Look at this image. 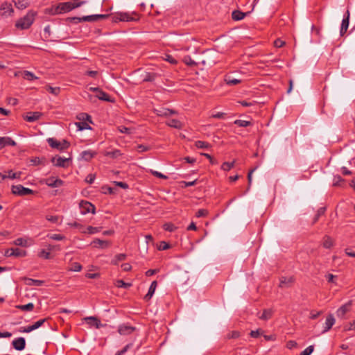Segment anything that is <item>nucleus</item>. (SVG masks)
I'll return each mask as SVG.
<instances>
[{
    "label": "nucleus",
    "instance_id": "nucleus-1",
    "mask_svg": "<svg viewBox=\"0 0 355 355\" xmlns=\"http://www.w3.org/2000/svg\"><path fill=\"white\" fill-rule=\"evenodd\" d=\"M139 20V15L137 12H116L112 16V21L118 23L119 21L130 22Z\"/></svg>",
    "mask_w": 355,
    "mask_h": 355
},
{
    "label": "nucleus",
    "instance_id": "nucleus-2",
    "mask_svg": "<svg viewBox=\"0 0 355 355\" xmlns=\"http://www.w3.org/2000/svg\"><path fill=\"white\" fill-rule=\"evenodd\" d=\"M85 3V1H80L78 2L66 1L60 3L56 6L55 11L58 14L68 12L75 8L82 6Z\"/></svg>",
    "mask_w": 355,
    "mask_h": 355
},
{
    "label": "nucleus",
    "instance_id": "nucleus-3",
    "mask_svg": "<svg viewBox=\"0 0 355 355\" xmlns=\"http://www.w3.org/2000/svg\"><path fill=\"white\" fill-rule=\"evenodd\" d=\"M34 21V13L29 11L24 17L19 19L15 26L21 30L28 28Z\"/></svg>",
    "mask_w": 355,
    "mask_h": 355
},
{
    "label": "nucleus",
    "instance_id": "nucleus-4",
    "mask_svg": "<svg viewBox=\"0 0 355 355\" xmlns=\"http://www.w3.org/2000/svg\"><path fill=\"white\" fill-rule=\"evenodd\" d=\"M12 4L8 1L2 2L0 4V16L3 18L12 17L14 15Z\"/></svg>",
    "mask_w": 355,
    "mask_h": 355
},
{
    "label": "nucleus",
    "instance_id": "nucleus-5",
    "mask_svg": "<svg viewBox=\"0 0 355 355\" xmlns=\"http://www.w3.org/2000/svg\"><path fill=\"white\" fill-rule=\"evenodd\" d=\"M46 141L51 148L60 150L67 149L70 146V143L65 139L62 140V141H59L54 138H48Z\"/></svg>",
    "mask_w": 355,
    "mask_h": 355
},
{
    "label": "nucleus",
    "instance_id": "nucleus-6",
    "mask_svg": "<svg viewBox=\"0 0 355 355\" xmlns=\"http://www.w3.org/2000/svg\"><path fill=\"white\" fill-rule=\"evenodd\" d=\"M35 191H34L33 190L29 188H26L21 184L13 185L12 187V193L15 195L19 196L31 195L35 193Z\"/></svg>",
    "mask_w": 355,
    "mask_h": 355
},
{
    "label": "nucleus",
    "instance_id": "nucleus-7",
    "mask_svg": "<svg viewBox=\"0 0 355 355\" xmlns=\"http://www.w3.org/2000/svg\"><path fill=\"white\" fill-rule=\"evenodd\" d=\"M80 213L83 215L88 213L95 214V206L91 202L86 200H81L79 204Z\"/></svg>",
    "mask_w": 355,
    "mask_h": 355
},
{
    "label": "nucleus",
    "instance_id": "nucleus-8",
    "mask_svg": "<svg viewBox=\"0 0 355 355\" xmlns=\"http://www.w3.org/2000/svg\"><path fill=\"white\" fill-rule=\"evenodd\" d=\"M153 112L158 116L164 117H168L178 113L175 110L166 107L154 108Z\"/></svg>",
    "mask_w": 355,
    "mask_h": 355
},
{
    "label": "nucleus",
    "instance_id": "nucleus-9",
    "mask_svg": "<svg viewBox=\"0 0 355 355\" xmlns=\"http://www.w3.org/2000/svg\"><path fill=\"white\" fill-rule=\"evenodd\" d=\"M26 251L24 250H21L19 248H9L6 250L5 256L6 257H24L26 256Z\"/></svg>",
    "mask_w": 355,
    "mask_h": 355
},
{
    "label": "nucleus",
    "instance_id": "nucleus-10",
    "mask_svg": "<svg viewBox=\"0 0 355 355\" xmlns=\"http://www.w3.org/2000/svg\"><path fill=\"white\" fill-rule=\"evenodd\" d=\"M42 182L51 188L59 187L64 184V182L61 179L56 178L55 177H49L44 179Z\"/></svg>",
    "mask_w": 355,
    "mask_h": 355
},
{
    "label": "nucleus",
    "instance_id": "nucleus-11",
    "mask_svg": "<svg viewBox=\"0 0 355 355\" xmlns=\"http://www.w3.org/2000/svg\"><path fill=\"white\" fill-rule=\"evenodd\" d=\"M136 330L135 327L128 325V324H122L118 327V332L121 335H130Z\"/></svg>",
    "mask_w": 355,
    "mask_h": 355
},
{
    "label": "nucleus",
    "instance_id": "nucleus-12",
    "mask_svg": "<svg viewBox=\"0 0 355 355\" xmlns=\"http://www.w3.org/2000/svg\"><path fill=\"white\" fill-rule=\"evenodd\" d=\"M12 347L17 351H21L25 349L26 340L23 337H19L14 339L12 342Z\"/></svg>",
    "mask_w": 355,
    "mask_h": 355
},
{
    "label": "nucleus",
    "instance_id": "nucleus-13",
    "mask_svg": "<svg viewBox=\"0 0 355 355\" xmlns=\"http://www.w3.org/2000/svg\"><path fill=\"white\" fill-rule=\"evenodd\" d=\"M349 12L347 10L346 12V15L344 16V18L341 23V27L340 31V34L341 36L344 35L347 32V30L349 27Z\"/></svg>",
    "mask_w": 355,
    "mask_h": 355
},
{
    "label": "nucleus",
    "instance_id": "nucleus-14",
    "mask_svg": "<svg viewBox=\"0 0 355 355\" xmlns=\"http://www.w3.org/2000/svg\"><path fill=\"white\" fill-rule=\"evenodd\" d=\"M42 116V113L40 112H28L24 119L28 122H34L37 121Z\"/></svg>",
    "mask_w": 355,
    "mask_h": 355
},
{
    "label": "nucleus",
    "instance_id": "nucleus-15",
    "mask_svg": "<svg viewBox=\"0 0 355 355\" xmlns=\"http://www.w3.org/2000/svg\"><path fill=\"white\" fill-rule=\"evenodd\" d=\"M110 243L107 241L95 239L91 243L94 248H107L110 245Z\"/></svg>",
    "mask_w": 355,
    "mask_h": 355
},
{
    "label": "nucleus",
    "instance_id": "nucleus-16",
    "mask_svg": "<svg viewBox=\"0 0 355 355\" xmlns=\"http://www.w3.org/2000/svg\"><path fill=\"white\" fill-rule=\"evenodd\" d=\"M295 281L293 277H282L279 279V287H288L290 286Z\"/></svg>",
    "mask_w": 355,
    "mask_h": 355
},
{
    "label": "nucleus",
    "instance_id": "nucleus-17",
    "mask_svg": "<svg viewBox=\"0 0 355 355\" xmlns=\"http://www.w3.org/2000/svg\"><path fill=\"white\" fill-rule=\"evenodd\" d=\"M157 286V281H153L151 283V284L148 288V291L147 294L144 296V300L146 301H148L152 298V297L154 295L155 291L156 290Z\"/></svg>",
    "mask_w": 355,
    "mask_h": 355
},
{
    "label": "nucleus",
    "instance_id": "nucleus-18",
    "mask_svg": "<svg viewBox=\"0 0 355 355\" xmlns=\"http://www.w3.org/2000/svg\"><path fill=\"white\" fill-rule=\"evenodd\" d=\"M0 146L1 148L6 146H16V142L8 137H0Z\"/></svg>",
    "mask_w": 355,
    "mask_h": 355
},
{
    "label": "nucleus",
    "instance_id": "nucleus-19",
    "mask_svg": "<svg viewBox=\"0 0 355 355\" xmlns=\"http://www.w3.org/2000/svg\"><path fill=\"white\" fill-rule=\"evenodd\" d=\"M96 155V153L92 150H84L81 153L80 157L81 159H84L85 161H90L95 155Z\"/></svg>",
    "mask_w": 355,
    "mask_h": 355
},
{
    "label": "nucleus",
    "instance_id": "nucleus-20",
    "mask_svg": "<svg viewBox=\"0 0 355 355\" xmlns=\"http://www.w3.org/2000/svg\"><path fill=\"white\" fill-rule=\"evenodd\" d=\"M70 159V158H63L62 157H53L51 162L54 163L56 160L55 166L58 167H66L65 163L69 162Z\"/></svg>",
    "mask_w": 355,
    "mask_h": 355
},
{
    "label": "nucleus",
    "instance_id": "nucleus-21",
    "mask_svg": "<svg viewBox=\"0 0 355 355\" xmlns=\"http://www.w3.org/2000/svg\"><path fill=\"white\" fill-rule=\"evenodd\" d=\"M335 323V318L332 314H329L325 321V327L323 332L328 331Z\"/></svg>",
    "mask_w": 355,
    "mask_h": 355
},
{
    "label": "nucleus",
    "instance_id": "nucleus-22",
    "mask_svg": "<svg viewBox=\"0 0 355 355\" xmlns=\"http://www.w3.org/2000/svg\"><path fill=\"white\" fill-rule=\"evenodd\" d=\"M334 240L332 239L331 237H330L328 235H325L323 237V239H322V246L324 248L329 249V248H331L334 245Z\"/></svg>",
    "mask_w": 355,
    "mask_h": 355
},
{
    "label": "nucleus",
    "instance_id": "nucleus-23",
    "mask_svg": "<svg viewBox=\"0 0 355 355\" xmlns=\"http://www.w3.org/2000/svg\"><path fill=\"white\" fill-rule=\"evenodd\" d=\"M166 123L167 125L176 129H181L183 126L181 121L175 119L168 120Z\"/></svg>",
    "mask_w": 355,
    "mask_h": 355
},
{
    "label": "nucleus",
    "instance_id": "nucleus-24",
    "mask_svg": "<svg viewBox=\"0 0 355 355\" xmlns=\"http://www.w3.org/2000/svg\"><path fill=\"white\" fill-rule=\"evenodd\" d=\"M96 97H97L98 99L101 101H104L106 102L113 101L110 96L107 94L106 92H103L102 89L98 91V93L96 95Z\"/></svg>",
    "mask_w": 355,
    "mask_h": 355
},
{
    "label": "nucleus",
    "instance_id": "nucleus-25",
    "mask_svg": "<svg viewBox=\"0 0 355 355\" xmlns=\"http://www.w3.org/2000/svg\"><path fill=\"white\" fill-rule=\"evenodd\" d=\"M15 6L20 10H24L29 6L28 0H13Z\"/></svg>",
    "mask_w": 355,
    "mask_h": 355
},
{
    "label": "nucleus",
    "instance_id": "nucleus-26",
    "mask_svg": "<svg viewBox=\"0 0 355 355\" xmlns=\"http://www.w3.org/2000/svg\"><path fill=\"white\" fill-rule=\"evenodd\" d=\"M26 284L28 286H41L44 285V281L43 280H39V279H33L31 278H26Z\"/></svg>",
    "mask_w": 355,
    "mask_h": 355
},
{
    "label": "nucleus",
    "instance_id": "nucleus-27",
    "mask_svg": "<svg viewBox=\"0 0 355 355\" xmlns=\"http://www.w3.org/2000/svg\"><path fill=\"white\" fill-rule=\"evenodd\" d=\"M245 15V13L240 10H234L232 13V17L235 21H239L243 19Z\"/></svg>",
    "mask_w": 355,
    "mask_h": 355
},
{
    "label": "nucleus",
    "instance_id": "nucleus-28",
    "mask_svg": "<svg viewBox=\"0 0 355 355\" xmlns=\"http://www.w3.org/2000/svg\"><path fill=\"white\" fill-rule=\"evenodd\" d=\"M84 320H93L94 322L93 323H89V324L95 326L96 328H97V329H99L102 326V324L101 323V321L96 317L89 316V317L85 318Z\"/></svg>",
    "mask_w": 355,
    "mask_h": 355
},
{
    "label": "nucleus",
    "instance_id": "nucleus-29",
    "mask_svg": "<svg viewBox=\"0 0 355 355\" xmlns=\"http://www.w3.org/2000/svg\"><path fill=\"white\" fill-rule=\"evenodd\" d=\"M125 259H126L125 254H123V253L118 254L111 261V263L116 266V265H118L119 262L124 261Z\"/></svg>",
    "mask_w": 355,
    "mask_h": 355
},
{
    "label": "nucleus",
    "instance_id": "nucleus-30",
    "mask_svg": "<svg viewBox=\"0 0 355 355\" xmlns=\"http://www.w3.org/2000/svg\"><path fill=\"white\" fill-rule=\"evenodd\" d=\"M225 81L228 85H235L241 83V80L232 78L230 76H226Z\"/></svg>",
    "mask_w": 355,
    "mask_h": 355
},
{
    "label": "nucleus",
    "instance_id": "nucleus-31",
    "mask_svg": "<svg viewBox=\"0 0 355 355\" xmlns=\"http://www.w3.org/2000/svg\"><path fill=\"white\" fill-rule=\"evenodd\" d=\"M76 125L78 129V130H91L92 128L89 126V125L86 121H80L76 123Z\"/></svg>",
    "mask_w": 355,
    "mask_h": 355
},
{
    "label": "nucleus",
    "instance_id": "nucleus-32",
    "mask_svg": "<svg viewBox=\"0 0 355 355\" xmlns=\"http://www.w3.org/2000/svg\"><path fill=\"white\" fill-rule=\"evenodd\" d=\"M18 309H20L24 311H31L34 309V304L31 302L24 304V305H18L16 306Z\"/></svg>",
    "mask_w": 355,
    "mask_h": 355
},
{
    "label": "nucleus",
    "instance_id": "nucleus-33",
    "mask_svg": "<svg viewBox=\"0 0 355 355\" xmlns=\"http://www.w3.org/2000/svg\"><path fill=\"white\" fill-rule=\"evenodd\" d=\"M272 315V311L270 309L263 310L261 315L259 317L260 319L267 320L270 319Z\"/></svg>",
    "mask_w": 355,
    "mask_h": 355
},
{
    "label": "nucleus",
    "instance_id": "nucleus-34",
    "mask_svg": "<svg viewBox=\"0 0 355 355\" xmlns=\"http://www.w3.org/2000/svg\"><path fill=\"white\" fill-rule=\"evenodd\" d=\"M68 225L72 227H76V228L78 229L82 233H84V234L87 233L85 227L79 223H77V222L69 223H68Z\"/></svg>",
    "mask_w": 355,
    "mask_h": 355
},
{
    "label": "nucleus",
    "instance_id": "nucleus-35",
    "mask_svg": "<svg viewBox=\"0 0 355 355\" xmlns=\"http://www.w3.org/2000/svg\"><path fill=\"white\" fill-rule=\"evenodd\" d=\"M235 161L232 162H225L221 165V169L224 171H228L234 166Z\"/></svg>",
    "mask_w": 355,
    "mask_h": 355
},
{
    "label": "nucleus",
    "instance_id": "nucleus-36",
    "mask_svg": "<svg viewBox=\"0 0 355 355\" xmlns=\"http://www.w3.org/2000/svg\"><path fill=\"white\" fill-rule=\"evenodd\" d=\"M195 146L196 148H205V149H207L209 148H210V144L206 141H196L195 142Z\"/></svg>",
    "mask_w": 355,
    "mask_h": 355
},
{
    "label": "nucleus",
    "instance_id": "nucleus-37",
    "mask_svg": "<svg viewBox=\"0 0 355 355\" xmlns=\"http://www.w3.org/2000/svg\"><path fill=\"white\" fill-rule=\"evenodd\" d=\"M163 229L165 231L173 232L177 229V227L171 223H166L163 225Z\"/></svg>",
    "mask_w": 355,
    "mask_h": 355
},
{
    "label": "nucleus",
    "instance_id": "nucleus-38",
    "mask_svg": "<svg viewBox=\"0 0 355 355\" xmlns=\"http://www.w3.org/2000/svg\"><path fill=\"white\" fill-rule=\"evenodd\" d=\"M46 89L55 96H58L60 92V88L58 87H53L50 85H48L46 86Z\"/></svg>",
    "mask_w": 355,
    "mask_h": 355
},
{
    "label": "nucleus",
    "instance_id": "nucleus-39",
    "mask_svg": "<svg viewBox=\"0 0 355 355\" xmlns=\"http://www.w3.org/2000/svg\"><path fill=\"white\" fill-rule=\"evenodd\" d=\"M116 286L118 287V288H130L132 284L130 283H126L122 279H118L116 282Z\"/></svg>",
    "mask_w": 355,
    "mask_h": 355
},
{
    "label": "nucleus",
    "instance_id": "nucleus-40",
    "mask_svg": "<svg viewBox=\"0 0 355 355\" xmlns=\"http://www.w3.org/2000/svg\"><path fill=\"white\" fill-rule=\"evenodd\" d=\"M24 78L28 80H33L37 79V77L35 76V74L28 71H24Z\"/></svg>",
    "mask_w": 355,
    "mask_h": 355
},
{
    "label": "nucleus",
    "instance_id": "nucleus-41",
    "mask_svg": "<svg viewBox=\"0 0 355 355\" xmlns=\"http://www.w3.org/2000/svg\"><path fill=\"white\" fill-rule=\"evenodd\" d=\"M79 120H82L83 121H88L91 123H92V117L90 115H89L87 113H81L79 114V116L78 117Z\"/></svg>",
    "mask_w": 355,
    "mask_h": 355
},
{
    "label": "nucleus",
    "instance_id": "nucleus-42",
    "mask_svg": "<svg viewBox=\"0 0 355 355\" xmlns=\"http://www.w3.org/2000/svg\"><path fill=\"white\" fill-rule=\"evenodd\" d=\"M325 210V207H320L318 209L317 214L313 218V223H315L318 220L319 218L324 214Z\"/></svg>",
    "mask_w": 355,
    "mask_h": 355
},
{
    "label": "nucleus",
    "instance_id": "nucleus-43",
    "mask_svg": "<svg viewBox=\"0 0 355 355\" xmlns=\"http://www.w3.org/2000/svg\"><path fill=\"white\" fill-rule=\"evenodd\" d=\"M348 304H344L341 307H340L337 311V314L338 316H343L349 310Z\"/></svg>",
    "mask_w": 355,
    "mask_h": 355
},
{
    "label": "nucleus",
    "instance_id": "nucleus-44",
    "mask_svg": "<svg viewBox=\"0 0 355 355\" xmlns=\"http://www.w3.org/2000/svg\"><path fill=\"white\" fill-rule=\"evenodd\" d=\"M234 124L237 125L239 127H248L251 125V122L248 121L237 119L234 121Z\"/></svg>",
    "mask_w": 355,
    "mask_h": 355
},
{
    "label": "nucleus",
    "instance_id": "nucleus-45",
    "mask_svg": "<svg viewBox=\"0 0 355 355\" xmlns=\"http://www.w3.org/2000/svg\"><path fill=\"white\" fill-rule=\"evenodd\" d=\"M121 155L119 150H114L113 151L106 152L105 155L112 158H116Z\"/></svg>",
    "mask_w": 355,
    "mask_h": 355
},
{
    "label": "nucleus",
    "instance_id": "nucleus-46",
    "mask_svg": "<svg viewBox=\"0 0 355 355\" xmlns=\"http://www.w3.org/2000/svg\"><path fill=\"white\" fill-rule=\"evenodd\" d=\"M14 243L16 245L26 247L28 245L27 241L24 239L23 238H18L15 241Z\"/></svg>",
    "mask_w": 355,
    "mask_h": 355
},
{
    "label": "nucleus",
    "instance_id": "nucleus-47",
    "mask_svg": "<svg viewBox=\"0 0 355 355\" xmlns=\"http://www.w3.org/2000/svg\"><path fill=\"white\" fill-rule=\"evenodd\" d=\"M8 173V174L7 175V178H10L12 180L19 179V178H20L21 175V172L14 173V172H12V171H9Z\"/></svg>",
    "mask_w": 355,
    "mask_h": 355
},
{
    "label": "nucleus",
    "instance_id": "nucleus-48",
    "mask_svg": "<svg viewBox=\"0 0 355 355\" xmlns=\"http://www.w3.org/2000/svg\"><path fill=\"white\" fill-rule=\"evenodd\" d=\"M38 256L45 259H51L50 252L49 250L46 251V250L44 249L39 252Z\"/></svg>",
    "mask_w": 355,
    "mask_h": 355
},
{
    "label": "nucleus",
    "instance_id": "nucleus-49",
    "mask_svg": "<svg viewBox=\"0 0 355 355\" xmlns=\"http://www.w3.org/2000/svg\"><path fill=\"white\" fill-rule=\"evenodd\" d=\"M240 336H241V334H240L239 331H232L227 334L226 338H227V339L238 338Z\"/></svg>",
    "mask_w": 355,
    "mask_h": 355
},
{
    "label": "nucleus",
    "instance_id": "nucleus-50",
    "mask_svg": "<svg viewBox=\"0 0 355 355\" xmlns=\"http://www.w3.org/2000/svg\"><path fill=\"white\" fill-rule=\"evenodd\" d=\"M101 227H96L92 226H88L87 228H85V230L87 233L89 234H94L98 232H100Z\"/></svg>",
    "mask_w": 355,
    "mask_h": 355
},
{
    "label": "nucleus",
    "instance_id": "nucleus-51",
    "mask_svg": "<svg viewBox=\"0 0 355 355\" xmlns=\"http://www.w3.org/2000/svg\"><path fill=\"white\" fill-rule=\"evenodd\" d=\"M47 236L49 238H50L51 239L55 240V241H62L65 239L64 236H63L62 234H49Z\"/></svg>",
    "mask_w": 355,
    "mask_h": 355
},
{
    "label": "nucleus",
    "instance_id": "nucleus-52",
    "mask_svg": "<svg viewBox=\"0 0 355 355\" xmlns=\"http://www.w3.org/2000/svg\"><path fill=\"white\" fill-rule=\"evenodd\" d=\"M209 212L207 209H200L197 211V212L196 213V216L197 218H200V217H205L208 215Z\"/></svg>",
    "mask_w": 355,
    "mask_h": 355
},
{
    "label": "nucleus",
    "instance_id": "nucleus-53",
    "mask_svg": "<svg viewBox=\"0 0 355 355\" xmlns=\"http://www.w3.org/2000/svg\"><path fill=\"white\" fill-rule=\"evenodd\" d=\"M33 330H35L32 325H29V326H27V327H21L19 329V331L21 332V333H29Z\"/></svg>",
    "mask_w": 355,
    "mask_h": 355
},
{
    "label": "nucleus",
    "instance_id": "nucleus-54",
    "mask_svg": "<svg viewBox=\"0 0 355 355\" xmlns=\"http://www.w3.org/2000/svg\"><path fill=\"white\" fill-rule=\"evenodd\" d=\"M196 180L191 181V182L181 181V182H180V185L181 186V187L185 188V187L193 186L196 184Z\"/></svg>",
    "mask_w": 355,
    "mask_h": 355
},
{
    "label": "nucleus",
    "instance_id": "nucleus-55",
    "mask_svg": "<svg viewBox=\"0 0 355 355\" xmlns=\"http://www.w3.org/2000/svg\"><path fill=\"white\" fill-rule=\"evenodd\" d=\"M132 347V343H129V344L126 345L121 350L118 351L115 354V355H123Z\"/></svg>",
    "mask_w": 355,
    "mask_h": 355
},
{
    "label": "nucleus",
    "instance_id": "nucleus-56",
    "mask_svg": "<svg viewBox=\"0 0 355 355\" xmlns=\"http://www.w3.org/2000/svg\"><path fill=\"white\" fill-rule=\"evenodd\" d=\"M314 350L313 345H310L302 351L300 355H311Z\"/></svg>",
    "mask_w": 355,
    "mask_h": 355
},
{
    "label": "nucleus",
    "instance_id": "nucleus-57",
    "mask_svg": "<svg viewBox=\"0 0 355 355\" xmlns=\"http://www.w3.org/2000/svg\"><path fill=\"white\" fill-rule=\"evenodd\" d=\"M168 248H170V245L165 241H161L157 247L159 250H165Z\"/></svg>",
    "mask_w": 355,
    "mask_h": 355
},
{
    "label": "nucleus",
    "instance_id": "nucleus-58",
    "mask_svg": "<svg viewBox=\"0 0 355 355\" xmlns=\"http://www.w3.org/2000/svg\"><path fill=\"white\" fill-rule=\"evenodd\" d=\"M184 62L186 64L189 66H196L197 63L193 61L190 56H186L184 59Z\"/></svg>",
    "mask_w": 355,
    "mask_h": 355
},
{
    "label": "nucleus",
    "instance_id": "nucleus-59",
    "mask_svg": "<svg viewBox=\"0 0 355 355\" xmlns=\"http://www.w3.org/2000/svg\"><path fill=\"white\" fill-rule=\"evenodd\" d=\"M46 219L51 223H57L59 220V216H46Z\"/></svg>",
    "mask_w": 355,
    "mask_h": 355
},
{
    "label": "nucleus",
    "instance_id": "nucleus-60",
    "mask_svg": "<svg viewBox=\"0 0 355 355\" xmlns=\"http://www.w3.org/2000/svg\"><path fill=\"white\" fill-rule=\"evenodd\" d=\"M149 150H150V147L148 146H145V145H143V144H140V145L137 146V151L139 153L146 152V151H148Z\"/></svg>",
    "mask_w": 355,
    "mask_h": 355
},
{
    "label": "nucleus",
    "instance_id": "nucleus-61",
    "mask_svg": "<svg viewBox=\"0 0 355 355\" xmlns=\"http://www.w3.org/2000/svg\"><path fill=\"white\" fill-rule=\"evenodd\" d=\"M46 320V318H44V319H41L37 322H35L33 326L34 327L35 329H38L39 327H40L41 326H42L44 324V323L45 322V321Z\"/></svg>",
    "mask_w": 355,
    "mask_h": 355
},
{
    "label": "nucleus",
    "instance_id": "nucleus-62",
    "mask_svg": "<svg viewBox=\"0 0 355 355\" xmlns=\"http://www.w3.org/2000/svg\"><path fill=\"white\" fill-rule=\"evenodd\" d=\"M81 269L82 266L78 262H74L72 264V268H71V270L78 272L81 270Z\"/></svg>",
    "mask_w": 355,
    "mask_h": 355
},
{
    "label": "nucleus",
    "instance_id": "nucleus-63",
    "mask_svg": "<svg viewBox=\"0 0 355 355\" xmlns=\"http://www.w3.org/2000/svg\"><path fill=\"white\" fill-rule=\"evenodd\" d=\"M118 128L121 133H125L127 135H130L131 133V130L125 126H119Z\"/></svg>",
    "mask_w": 355,
    "mask_h": 355
},
{
    "label": "nucleus",
    "instance_id": "nucleus-64",
    "mask_svg": "<svg viewBox=\"0 0 355 355\" xmlns=\"http://www.w3.org/2000/svg\"><path fill=\"white\" fill-rule=\"evenodd\" d=\"M83 21H95V15L82 17Z\"/></svg>",
    "mask_w": 355,
    "mask_h": 355
}]
</instances>
